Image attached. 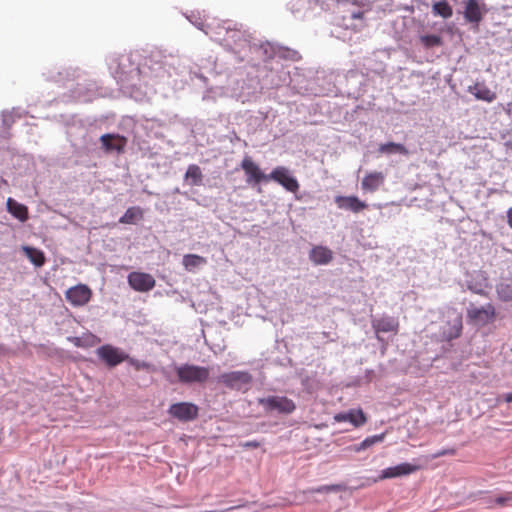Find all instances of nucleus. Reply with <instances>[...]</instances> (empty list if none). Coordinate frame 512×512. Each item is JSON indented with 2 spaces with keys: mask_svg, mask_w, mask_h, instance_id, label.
<instances>
[{
  "mask_svg": "<svg viewBox=\"0 0 512 512\" xmlns=\"http://www.w3.org/2000/svg\"><path fill=\"white\" fill-rule=\"evenodd\" d=\"M175 371L179 382L183 384L204 383L210 374L208 367L188 363L175 366Z\"/></svg>",
  "mask_w": 512,
  "mask_h": 512,
  "instance_id": "f257e3e1",
  "label": "nucleus"
},
{
  "mask_svg": "<svg viewBox=\"0 0 512 512\" xmlns=\"http://www.w3.org/2000/svg\"><path fill=\"white\" fill-rule=\"evenodd\" d=\"M443 319L441 337L447 341L458 338L462 331V314L453 307H446Z\"/></svg>",
  "mask_w": 512,
  "mask_h": 512,
  "instance_id": "f03ea898",
  "label": "nucleus"
},
{
  "mask_svg": "<svg viewBox=\"0 0 512 512\" xmlns=\"http://www.w3.org/2000/svg\"><path fill=\"white\" fill-rule=\"evenodd\" d=\"M344 10L349 14L352 20H358L359 24L354 25V29H361L365 26L364 16L372 10L373 2L370 0H341ZM343 20H348V16H343Z\"/></svg>",
  "mask_w": 512,
  "mask_h": 512,
  "instance_id": "7ed1b4c3",
  "label": "nucleus"
},
{
  "mask_svg": "<svg viewBox=\"0 0 512 512\" xmlns=\"http://www.w3.org/2000/svg\"><path fill=\"white\" fill-rule=\"evenodd\" d=\"M258 403L266 412L277 411L281 414H291L296 409L294 401L285 396L272 395L259 398Z\"/></svg>",
  "mask_w": 512,
  "mask_h": 512,
  "instance_id": "20e7f679",
  "label": "nucleus"
},
{
  "mask_svg": "<svg viewBox=\"0 0 512 512\" xmlns=\"http://www.w3.org/2000/svg\"><path fill=\"white\" fill-rule=\"evenodd\" d=\"M218 382L222 383L227 388L245 391L252 382V376L247 371L226 372L218 377Z\"/></svg>",
  "mask_w": 512,
  "mask_h": 512,
  "instance_id": "39448f33",
  "label": "nucleus"
},
{
  "mask_svg": "<svg viewBox=\"0 0 512 512\" xmlns=\"http://www.w3.org/2000/svg\"><path fill=\"white\" fill-rule=\"evenodd\" d=\"M495 317V308L491 304L481 307L471 306L467 309V318L469 322L476 326H484L493 321Z\"/></svg>",
  "mask_w": 512,
  "mask_h": 512,
  "instance_id": "423d86ee",
  "label": "nucleus"
},
{
  "mask_svg": "<svg viewBox=\"0 0 512 512\" xmlns=\"http://www.w3.org/2000/svg\"><path fill=\"white\" fill-rule=\"evenodd\" d=\"M267 179L273 180L283 186L287 191L296 193L299 190L298 180L291 175L290 171L284 166H278L267 175Z\"/></svg>",
  "mask_w": 512,
  "mask_h": 512,
  "instance_id": "0eeeda50",
  "label": "nucleus"
},
{
  "mask_svg": "<svg viewBox=\"0 0 512 512\" xmlns=\"http://www.w3.org/2000/svg\"><path fill=\"white\" fill-rule=\"evenodd\" d=\"M97 356L108 366L114 367L129 359V356L120 348L106 344L96 350Z\"/></svg>",
  "mask_w": 512,
  "mask_h": 512,
  "instance_id": "6e6552de",
  "label": "nucleus"
},
{
  "mask_svg": "<svg viewBox=\"0 0 512 512\" xmlns=\"http://www.w3.org/2000/svg\"><path fill=\"white\" fill-rule=\"evenodd\" d=\"M128 284L137 292H148L155 287L156 281L149 273L131 272L128 277Z\"/></svg>",
  "mask_w": 512,
  "mask_h": 512,
  "instance_id": "1a4fd4ad",
  "label": "nucleus"
},
{
  "mask_svg": "<svg viewBox=\"0 0 512 512\" xmlns=\"http://www.w3.org/2000/svg\"><path fill=\"white\" fill-rule=\"evenodd\" d=\"M67 301L75 307L84 306L92 296L91 289L85 284H78L69 288L65 293Z\"/></svg>",
  "mask_w": 512,
  "mask_h": 512,
  "instance_id": "9d476101",
  "label": "nucleus"
},
{
  "mask_svg": "<svg viewBox=\"0 0 512 512\" xmlns=\"http://www.w3.org/2000/svg\"><path fill=\"white\" fill-rule=\"evenodd\" d=\"M464 282L467 289L475 294H483L485 289L489 286L486 273L481 270L467 272Z\"/></svg>",
  "mask_w": 512,
  "mask_h": 512,
  "instance_id": "9b49d317",
  "label": "nucleus"
},
{
  "mask_svg": "<svg viewBox=\"0 0 512 512\" xmlns=\"http://www.w3.org/2000/svg\"><path fill=\"white\" fill-rule=\"evenodd\" d=\"M168 412L172 417L186 422L197 417L198 407L189 402H180L171 405Z\"/></svg>",
  "mask_w": 512,
  "mask_h": 512,
  "instance_id": "f8f14e48",
  "label": "nucleus"
},
{
  "mask_svg": "<svg viewBox=\"0 0 512 512\" xmlns=\"http://www.w3.org/2000/svg\"><path fill=\"white\" fill-rule=\"evenodd\" d=\"M241 168L247 176L246 181L248 184H258L261 181H268L267 175L260 170L259 166L249 156L244 157L241 162Z\"/></svg>",
  "mask_w": 512,
  "mask_h": 512,
  "instance_id": "ddd939ff",
  "label": "nucleus"
},
{
  "mask_svg": "<svg viewBox=\"0 0 512 512\" xmlns=\"http://www.w3.org/2000/svg\"><path fill=\"white\" fill-rule=\"evenodd\" d=\"M418 470V466L410 463H401L393 467H388L381 471L380 475L375 481L401 477L412 474Z\"/></svg>",
  "mask_w": 512,
  "mask_h": 512,
  "instance_id": "4468645a",
  "label": "nucleus"
},
{
  "mask_svg": "<svg viewBox=\"0 0 512 512\" xmlns=\"http://www.w3.org/2000/svg\"><path fill=\"white\" fill-rule=\"evenodd\" d=\"M418 470V466L410 463H401L393 467H388L381 471L380 475L375 481L401 477L412 474Z\"/></svg>",
  "mask_w": 512,
  "mask_h": 512,
  "instance_id": "2eb2a0df",
  "label": "nucleus"
},
{
  "mask_svg": "<svg viewBox=\"0 0 512 512\" xmlns=\"http://www.w3.org/2000/svg\"><path fill=\"white\" fill-rule=\"evenodd\" d=\"M335 203L339 209L358 213L367 207V204L356 196H336Z\"/></svg>",
  "mask_w": 512,
  "mask_h": 512,
  "instance_id": "dca6fc26",
  "label": "nucleus"
},
{
  "mask_svg": "<svg viewBox=\"0 0 512 512\" xmlns=\"http://www.w3.org/2000/svg\"><path fill=\"white\" fill-rule=\"evenodd\" d=\"M334 420L338 423L348 422L354 427H360L366 423V417L361 409H351L338 413L334 416Z\"/></svg>",
  "mask_w": 512,
  "mask_h": 512,
  "instance_id": "f3484780",
  "label": "nucleus"
},
{
  "mask_svg": "<svg viewBox=\"0 0 512 512\" xmlns=\"http://www.w3.org/2000/svg\"><path fill=\"white\" fill-rule=\"evenodd\" d=\"M372 327L376 334L380 332H394L397 333L399 322L397 318L391 316H382L380 318L372 319Z\"/></svg>",
  "mask_w": 512,
  "mask_h": 512,
  "instance_id": "a211bd4d",
  "label": "nucleus"
},
{
  "mask_svg": "<svg viewBox=\"0 0 512 512\" xmlns=\"http://www.w3.org/2000/svg\"><path fill=\"white\" fill-rule=\"evenodd\" d=\"M484 4L478 0H466L464 17L468 22L478 23L482 19Z\"/></svg>",
  "mask_w": 512,
  "mask_h": 512,
  "instance_id": "6ab92c4d",
  "label": "nucleus"
},
{
  "mask_svg": "<svg viewBox=\"0 0 512 512\" xmlns=\"http://www.w3.org/2000/svg\"><path fill=\"white\" fill-rule=\"evenodd\" d=\"M385 182V175L382 172L374 171L364 176L361 181V188L366 192L378 190Z\"/></svg>",
  "mask_w": 512,
  "mask_h": 512,
  "instance_id": "aec40b11",
  "label": "nucleus"
},
{
  "mask_svg": "<svg viewBox=\"0 0 512 512\" xmlns=\"http://www.w3.org/2000/svg\"><path fill=\"white\" fill-rule=\"evenodd\" d=\"M309 259L315 265H327L333 259V252L326 246H314L309 253Z\"/></svg>",
  "mask_w": 512,
  "mask_h": 512,
  "instance_id": "412c9836",
  "label": "nucleus"
},
{
  "mask_svg": "<svg viewBox=\"0 0 512 512\" xmlns=\"http://www.w3.org/2000/svg\"><path fill=\"white\" fill-rule=\"evenodd\" d=\"M468 92L471 93L477 100L491 103L496 99V93L488 88L484 83H475L468 87Z\"/></svg>",
  "mask_w": 512,
  "mask_h": 512,
  "instance_id": "4be33fe9",
  "label": "nucleus"
},
{
  "mask_svg": "<svg viewBox=\"0 0 512 512\" xmlns=\"http://www.w3.org/2000/svg\"><path fill=\"white\" fill-rule=\"evenodd\" d=\"M103 148L110 151L122 152L126 145V139L119 135L104 134L100 137Z\"/></svg>",
  "mask_w": 512,
  "mask_h": 512,
  "instance_id": "5701e85b",
  "label": "nucleus"
},
{
  "mask_svg": "<svg viewBox=\"0 0 512 512\" xmlns=\"http://www.w3.org/2000/svg\"><path fill=\"white\" fill-rule=\"evenodd\" d=\"M67 340L74 346L81 348L94 347L100 343V338L90 332L83 333L81 336L67 337Z\"/></svg>",
  "mask_w": 512,
  "mask_h": 512,
  "instance_id": "b1692460",
  "label": "nucleus"
},
{
  "mask_svg": "<svg viewBox=\"0 0 512 512\" xmlns=\"http://www.w3.org/2000/svg\"><path fill=\"white\" fill-rule=\"evenodd\" d=\"M6 207L8 212L19 221L25 222L28 219V208L13 198L7 199Z\"/></svg>",
  "mask_w": 512,
  "mask_h": 512,
  "instance_id": "393cba45",
  "label": "nucleus"
},
{
  "mask_svg": "<svg viewBox=\"0 0 512 512\" xmlns=\"http://www.w3.org/2000/svg\"><path fill=\"white\" fill-rule=\"evenodd\" d=\"M183 266L187 271H194L207 263L206 258L197 254H186L182 260Z\"/></svg>",
  "mask_w": 512,
  "mask_h": 512,
  "instance_id": "a878e982",
  "label": "nucleus"
},
{
  "mask_svg": "<svg viewBox=\"0 0 512 512\" xmlns=\"http://www.w3.org/2000/svg\"><path fill=\"white\" fill-rule=\"evenodd\" d=\"M143 211L140 207H130L120 217L119 222L122 224H133L135 221L142 219Z\"/></svg>",
  "mask_w": 512,
  "mask_h": 512,
  "instance_id": "bb28decb",
  "label": "nucleus"
},
{
  "mask_svg": "<svg viewBox=\"0 0 512 512\" xmlns=\"http://www.w3.org/2000/svg\"><path fill=\"white\" fill-rule=\"evenodd\" d=\"M23 251L26 257L37 267H41L45 262V257L42 251L29 247L23 246Z\"/></svg>",
  "mask_w": 512,
  "mask_h": 512,
  "instance_id": "cd10ccee",
  "label": "nucleus"
},
{
  "mask_svg": "<svg viewBox=\"0 0 512 512\" xmlns=\"http://www.w3.org/2000/svg\"><path fill=\"white\" fill-rule=\"evenodd\" d=\"M379 152L384 153V154L399 153V154H403V155H408V153H409L404 145H402L400 143H394V142H388V143L381 144L379 146Z\"/></svg>",
  "mask_w": 512,
  "mask_h": 512,
  "instance_id": "c85d7f7f",
  "label": "nucleus"
},
{
  "mask_svg": "<svg viewBox=\"0 0 512 512\" xmlns=\"http://www.w3.org/2000/svg\"><path fill=\"white\" fill-rule=\"evenodd\" d=\"M432 10L435 15L441 16L445 19L450 18L453 14L452 8L445 1L435 2Z\"/></svg>",
  "mask_w": 512,
  "mask_h": 512,
  "instance_id": "c756f323",
  "label": "nucleus"
},
{
  "mask_svg": "<svg viewBox=\"0 0 512 512\" xmlns=\"http://www.w3.org/2000/svg\"><path fill=\"white\" fill-rule=\"evenodd\" d=\"M185 177L191 180L192 185H199L202 181V172L197 165L192 164L188 166Z\"/></svg>",
  "mask_w": 512,
  "mask_h": 512,
  "instance_id": "7c9ffc66",
  "label": "nucleus"
},
{
  "mask_svg": "<svg viewBox=\"0 0 512 512\" xmlns=\"http://www.w3.org/2000/svg\"><path fill=\"white\" fill-rule=\"evenodd\" d=\"M498 297L503 301L512 300V282H501L497 285Z\"/></svg>",
  "mask_w": 512,
  "mask_h": 512,
  "instance_id": "2f4dec72",
  "label": "nucleus"
},
{
  "mask_svg": "<svg viewBox=\"0 0 512 512\" xmlns=\"http://www.w3.org/2000/svg\"><path fill=\"white\" fill-rule=\"evenodd\" d=\"M384 437H385L384 434L373 435V436L367 437L359 445H357L354 450L356 452L365 450L374 444L382 442L384 440Z\"/></svg>",
  "mask_w": 512,
  "mask_h": 512,
  "instance_id": "473e14b6",
  "label": "nucleus"
},
{
  "mask_svg": "<svg viewBox=\"0 0 512 512\" xmlns=\"http://www.w3.org/2000/svg\"><path fill=\"white\" fill-rule=\"evenodd\" d=\"M420 40L426 48L441 45V38L437 35H423Z\"/></svg>",
  "mask_w": 512,
  "mask_h": 512,
  "instance_id": "72a5a7b5",
  "label": "nucleus"
},
{
  "mask_svg": "<svg viewBox=\"0 0 512 512\" xmlns=\"http://www.w3.org/2000/svg\"><path fill=\"white\" fill-rule=\"evenodd\" d=\"M343 489L342 485L333 484V485H322L315 489L309 490L311 493H330V492H338Z\"/></svg>",
  "mask_w": 512,
  "mask_h": 512,
  "instance_id": "f704fd0d",
  "label": "nucleus"
},
{
  "mask_svg": "<svg viewBox=\"0 0 512 512\" xmlns=\"http://www.w3.org/2000/svg\"><path fill=\"white\" fill-rule=\"evenodd\" d=\"M129 363L135 367L136 370H149L151 365L144 361L129 359Z\"/></svg>",
  "mask_w": 512,
  "mask_h": 512,
  "instance_id": "c9c22d12",
  "label": "nucleus"
},
{
  "mask_svg": "<svg viewBox=\"0 0 512 512\" xmlns=\"http://www.w3.org/2000/svg\"><path fill=\"white\" fill-rule=\"evenodd\" d=\"M281 56L284 58H289L291 60H297L299 58L298 53L296 51L284 50L280 52Z\"/></svg>",
  "mask_w": 512,
  "mask_h": 512,
  "instance_id": "e433bc0d",
  "label": "nucleus"
},
{
  "mask_svg": "<svg viewBox=\"0 0 512 512\" xmlns=\"http://www.w3.org/2000/svg\"><path fill=\"white\" fill-rule=\"evenodd\" d=\"M259 445L260 444L257 441H247V442L241 444V446L244 448H258Z\"/></svg>",
  "mask_w": 512,
  "mask_h": 512,
  "instance_id": "4c0bfd02",
  "label": "nucleus"
},
{
  "mask_svg": "<svg viewBox=\"0 0 512 512\" xmlns=\"http://www.w3.org/2000/svg\"><path fill=\"white\" fill-rule=\"evenodd\" d=\"M511 498L510 496L508 495H505V496H499L495 499V502L498 504V505H504L507 501H509Z\"/></svg>",
  "mask_w": 512,
  "mask_h": 512,
  "instance_id": "58836bf2",
  "label": "nucleus"
},
{
  "mask_svg": "<svg viewBox=\"0 0 512 512\" xmlns=\"http://www.w3.org/2000/svg\"><path fill=\"white\" fill-rule=\"evenodd\" d=\"M454 453V450H441V451H438L437 453H435L432 458H438V457H441V456H444L446 454H453Z\"/></svg>",
  "mask_w": 512,
  "mask_h": 512,
  "instance_id": "ea45409f",
  "label": "nucleus"
},
{
  "mask_svg": "<svg viewBox=\"0 0 512 512\" xmlns=\"http://www.w3.org/2000/svg\"><path fill=\"white\" fill-rule=\"evenodd\" d=\"M507 217H508V223H509L510 227L512 228V207L508 210Z\"/></svg>",
  "mask_w": 512,
  "mask_h": 512,
  "instance_id": "a19ab883",
  "label": "nucleus"
},
{
  "mask_svg": "<svg viewBox=\"0 0 512 512\" xmlns=\"http://www.w3.org/2000/svg\"><path fill=\"white\" fill-rule=\"evenodd\" d=\"M504 399L507 403H510L512 402V392L511 393H507L505 396H504Z\"/></svg>",
  "mask_w": 512,
  "mask_h": 512,
  "instance_id": "79ce46f5",
  "label": "nucleus"
}]
</instances>
